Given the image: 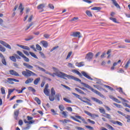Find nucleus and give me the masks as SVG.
<instances>
[{"instance_id": "4", "label": "nucleus", "mask_w": 130, "mask_h": 130, "mask_svg": "<svg viewBox=\"0 0 130 130\" xmlns=\"http://www.w3.org/2000/svg\"><path fill=\"white\" fill-rule=\"evenodd\" d=\"M65 78H68V79H72V80H74V81H76V82H79L81 85H83V84H82L83 82H82V81L80 79L75 77L73 76V75H68L66 74Z\"/></svg>"}, {"instance_id": "57", "label": "nucleus", "mask_w": 130, "mask_h": 130, "mask_svg": "<svg viewBox=\"0 0 130 130\" xmlns=\"http://www.w3.org/2000/svg\"><path fill=\"white\" fill-rule=\"evenodd\" d=\"M2 62L4 66H7V61H6V59H5V58L2 59Z\"/></svg>"}, {"instance_id": "10", "label": "nucleus", "mask_w": 130, "mask_h": 130, "mask_svg": "<svg viewBox=\"0 0 130 130\" xmlns=\"http://www.w3.org/2000/svg\"><path fill=\"white\" fill-rule=\"evenodd\" d=\"M17 46L20 47V48H22V49H25V50H30V48L27 46L17 44Z\"/></svg>"}, {"instance_id": "9", "label": "nucleus", "mask_w": 130, "mask_h": 130, "mask_svg": "<svg viewBox=\"0 0 130 130\" xmlns=\"http://www.w3.org/2000/svg\"><path fill=\"white\" fill-rule=\"evenodd\" d=\"M0 43L7 48H8V49H12V47H11V45H9V44L7 43L6 42L0 41Z\"/></svg>"}, {"instance_id": "29", "label": "nucleus", "mask_w": 130, "mask_h": 130, "mask_svg": "<svg viewBox=\"0 0 130 130\" xmlns=\"http://www.w3.org/2000/svg\"><path fill=\"white\" fill-rule=\"evenodd\" d=\"M72 94H73V95H74V96H76V98H78V99H79V100H81V101H82V100H83V99H82V98H80V95H79L77 93H75L74 92H73Z\"/></svg>"}, {"instance_id": "40", "label": "nucleus", "mask_w": 130, "mask_h": 130, "mask_svg": "<svg viewBox=\"0 0 130 130\" xmlns=\"http://www.w3.org/2000/svg\"><path fill=\"white\" fill-rule=\"evenodd\" d=\"M71 118H72V119H73V120H75V121H77V122H79L80 123L82 122L80 120H78L74 116H71Z\"/></svg>"}, {"instance_id": "62", "label": "nucleus", "mask_w": 130, "mask_h": 130, "mask_svg": "<svg viewBox=\"0 0 130 130\" xmlns=\"http://www.w3.org/2000/svg\"><path fill=\"white\" fill-rule=\"evenodd\" d=\"M87 121H88V122H89L90 123H91V124H95V121L91 120L90 119H88L87 120Z\"/></svg>"}, {"instance_id": "39", "label": "nucleus", "mask_w": 130, "mask_h": 130, "mask_svg": "<svg viewBox=\"0 0 130 130\" xmlns=\"http://www.w3.org/2000/svg\"><path fill=\"white\" fill-rule=\"evenodd\" d=\"M36 49L37 50H39V51H41L42 50V48H41V46L38 44L36 45Z\"/></svg>"}, {"instance_id": "2", "label": "nucleus", "mask_w": 130, "mask_h": 130, "mask_svg": "<svg viewBox=\"0 0 130 130\" xmlns=\"http://www.w3.org/2000/svg\"><path fill=\"white\" fill-rule=\"evenodd\" d=\"M53 70L55 73H53V75L58 77L59 78H62V79H64L66 78V76H67V74H65L63 72H59L58 69L56 68L55 67H53Z\"/></svg>"}, {"instance_id": "58", "label": "nucleus", "mask_w": 130, "mask_h": 130, "mask_svg": "<svg viewBox=\"0 0 130 130\" xmlns=\"http://www.w3.org/2000/svg\"><path fill=\"white\" fill-rule=\"evenodd\" d=\"M90 117H92V118H95V117H99V115L97 114H91V115H90Z\"/></svg>"}, {"instance_id": "6", "label": "nucleus", "mask_w": 130, "mask_h": 130, "mask_svg": "<svg viewBox=\"0 0 130 130\" xmlns=\"http://www.w3.org/2000/svg\"><path fill=\"white\" fill-rule=\"evenodd\" d=\"M71 36H73V37H78L79 38H81L82 36L81 35V32L80 31H74L71 32Z\"/></svg>"}, {"instance_id": "19", "label": "nucleus", "mask_w": 130, "mask_h": 130, "mask_svg": "<svg viewBox=\"0 0 130 130\" xmlns=\"http://www.w3.org/2000/svg\"><path fill=\"white\" fill-rule=\"evenodd\" d=\"M75 64L78 68H81V67H84L85 66L84 62H76Z\"/></svg>"}, {"instance_id": "45", "label": "nucleus", "mask_w": 130, "mask_h": 130, "mask_svg": "<svg viewBox=\"0 0 130 130\" xmlns=\"http://www.w3.org/2000/svg\"><path fill=\"white\" fill-rule=\"evenodd\" d=\"M99 110H100V112H101V113H103V114H104L106 113L105 110H104V108H103L99 109Z\"/></svg>"}, {"instance_id": "33", "label": "nucleus", "mask_w": 130, "mask_h": 130, "mask_svg": "<svg viewBox=\"0 0 130 130\" xmlns=\"http://www.w3.org/2000/svg\"><path fill=\"white\" fill-rule=\"evenodd\" d=\"M10 59H11V60H12V61H14V62H16V61H17V59H16V56H10Z\"/></svg>"}, {"instance_id": "48", "label": "nucleus", "mask_w": 130, "mask_h": 130, "mask_svg": "<svg viewBox=\"0 0 130 130\" xmlns=\"http://www.w3.org/2000/svg\"><path fill=\"white\" fill-rule=\"evenodd\" d=\"M51 95H53L54 96V95H55V90H54V88L53 87L51 88Z\"/></svg>"}, {"instance_id": "14", "label": "nucleus", "mask_w": 130, "mask_h": 130, "mask_svg": "<svg viewBox=\"0 0 130 130\" xmlns=\"http://www.w3.org/2000/svg\"><path fill=\"white\" fill-rule=\"evenodd\" d=\"M44 7H45V5L42 4L39 5L37 7V9H38V10H41V11H40V12H43V11H44L43 8H44Z\"/></svg>"}, {"instance_id": "30", "label": "nucleus", "mask_w": 130, "mask_h": 130, "mask_svg": "<svg viewBox=\"0 0 130 130\" xmlns=\"http://www.w3.org/2000/svg\"><path fill=\"white\" fill-rule=\"evenodd\" d=\"M86 15H87L88 17H93V15H92V13L91 12V11L89 10H87L86 11Z\"/></svg>"}, {"instance_id": "15", "label": "nucleus", "mask_w": 130, "mask_h": 130, "mask_svg": "<svg viewBox=\"0 0 130 130\" xmlns=\"http://www.w3.org/2000/svg\"><path fill=\"white\" fill-rule=\"evenodd\" d=\"M91 99L93 100V101L96 102V103H98L99 104H103V102H102V101L96 98H91Z\"/></svg>"}, {"instance_id": "21", "label": "nucleus", "mask_w": 130, "mask_h": 130, "mask_svg": "<svg viewBox=\"0 0 130 130\" xmlns=\"http://www.w3.org/2000/svg\"><path fill=\"white\" fill-rule=\"evenodd\" d=\"M24 122L25 123H28V124H32L33 123H34V122H35V121H34V120H31L30 121H28L26 119H24Z\"/></svg>"}, {"instance_id": "43", "label": "nucleus", "mask_w": 130, "mask_h": 130, "mask_svg": "<svg viewBox=\"0 0 130 130\" xmlns=\"http://www.w3.org/2000/svg\"><path fill=\"white\" fill-rule=\"evenodd\" d=\"M49 99L50 101H54V95L51 94L49 96Z\"/></svg>"}, {"instance_id": "11", "label": "nucleus", "mask_w": 130, "mask_h": 130, "mask_svg": "<svg viewBox=\"0 0 130 130\" xmlns=\"http://www.w3.org/2000/svg\"><path fill=\"white\" fill-rule=\"evenodd\" d=\"M9 72L10 75L12 76H15L16 77H19L20 76L17 72L14 70H10Z\"/></svg>"}, {"instance_id": "60", "label": "nucleus", "mask_w": 130, "mask_h": 130, "mask_svg": "<svg viewBox=\"0 0 130 130\" xmlns=\"http://www.w3.org/2000/svg\"><path fill=\"white\" fill-rule=\"evenodd\" d=\"M1 92L2 94H6V90H5V87H2L1 88Z\"/></svg>"}, {"instance_id": "55", "label": "nucleus", "mask_w": 130, "mask_h": 130, "mask_svg": "<svg viewBox=\"0 0 130 130\" xmlns=\"http://www.w3.org/2000/svg\"><path fill=\"white\" fill-rule=\"evenodd\" d=\"M62 112H60V113H61V114H62L63 116H64L65 117H67V116H68V114H67V113H68V112L67 111H62Z\"/></svg>"}, {"instance_id": "32", "label": "nucleus", "mask_w": 130, "mask_h": 130, "mask_svg": "<svg viewBox=\"0 0 130 130\" xmlns=\"http://www.w3.org/2000/svg\"><path fill=\"white\" fill-rule=\"evenodd\" d=\"M34 67H35V68H37L38 69H39V70H40V71H42V72H45V69H44L37 65H34Z\"/></svg>"}, {"instance_id": "27", "label": "nucleus", "mask_w": 130, "mask_h": 130, "mask_svg": "<svg viewBox=\"0 0 130 130\" xmlns=\"http://www.w3.org/2000/svg\"><path fill=\"white\" fill-rule=\"evenodd\" d=\"M34 38V37H33V36H29L28 37H27V38H25L24 40L25 41H30V40H32V39H33Z\"/></svg>"}, {"instance_id": "46", "label": "nucleus", "mask_w": 130, "mask_h": 130, "mask_svg": "<svg viewBox=\"0 0 130 130\" xmlns=\"http://www.w3.org/2000/svg\"><path fill=\"white\" fill-rule=\"evenodd\" d=\"M60 94H59V93H57L55 95V98L58 101H59L60 100Z\"/></svg>"}, {"instance_id": "1", "label": "nucleus", "mask_w": 130, "mask_h": 130, "mask_svg": "<svg viewBox=\"0 0 130 130\" xmlns=\"http://www.w3.org/2000/svg\"><path fill=\"white\" fill-rule=\"evenodd\" d=\"M82 85L84 86V87H85V88H87L88 89H89L92 91V92H93V93H95V94H97L99 96H100L102 98H105V96L102 93H101L100 92L98 91V90H96L94 89V88H92L90 85H88L87 84H86L85 83H82Z\"/></svg>"}, {"instance_id": "5", "label": "nucleus", "mask_w": 130, "mask_h": 130, "mask_svg": "<svg viewBox=\"0 0 130 130\" xmlns=\"http://www.w3.org/2000/svg\"><path fill=\"white\" fill-rule=\"evenodd\" d=\"M17 54H19L20 56L23 58L24 61H26V62H29V61H30L29 58L26 57V56H24V54H23L22 52L20 51H17Z\"/></svg>"}, {"instance_id": "61", "label": "nucleus", "mask_w": 130, "mask_h": 130, "mask_svg": "<svg viewBox=\"0 0 130 130\" xmlns=\"http://www.w3.org/2000/svg\"><path fill=\"white\" fill-rule=\"evenodd\" d=\"M67 66L69 68H75V67L74 66V64H73V63H69Z\"/></svg>"}, {"instance_id": "16", "label": "nucleus", "mask_w": 130, "mask_h": 130, "mask_svg": "<svg viewBox=\"0 0 130 130\" xmlns=\"http://www.w3.org/2000/svg\"><path fill=\"white\" fill-rule=\"evenodd\" d=\"M75 117H76V118H78V119H81L83 121V123H84V124H88V122L86 121V120H85V119L82 118V117L76 115Z\"/></svg>"}, {"instance_id": "50", "label": "nucleus", "mask_w": 130, "mask_h": 130, "mask_svg": "<svg viewBox=\"0 0 130 130\" xmlns=\"http://www.w3.org/2000/svg\"><path fill=\"white\" fill-rule=\"evenodd\" d=\"M28 90L29 91H31V92H33L34 93H35L36 92L35 89L33 88L32 87H28Z\"/></svg>"}, {"instance_id": "56", "label": "nucleus", "mask_w": 130, "mask_h": 130, "mask_svg": "<svg viewBox=\"0 0 130 130\" xmlns=\"http://www.w3.org/2000/svg\"><path fill=\"white\" fill-rule=\"evenodd\" d=\"M113 100L115 101V102H116L117 103H121V102H120L118 99L115 98H113Z\"/></svg>"}, {"instance_id": "53", "label": "nucleus", "mask_w": 130, "mask_h": 130, "mask_svg": "<svg viewBox=\"0 0 130 130\" xmlns=\"http://www.w3.org/2000/svg\"><path fill=\"white\" fill-rule=\"evenodd\" d=\"M82 102H84V103H86V104H87L88 105H90V106H92V104H91V103L88 102V101H86L84 100H82L81 101Z\"/></svg>"}, {"instance_id": "37", "label": "nucleus", "mask_w": 130, "mask_h": 130, "mask_svg": "<svg viewBox=\"0 0 130 130\" xmlns=\"http://www.w3.org/2000/svg\"><path fill=\"white\" fill-rule=\"evenodd\" d=\"M35 101L39 104V105H40L41 104V101L39 100V98H35Z\"/></svg>"}, {"instance_id": "59", "label": "nucleus", "mask_w": 130, "mask_h": 130, "mask_svg": "<svg viewBox=\"0 0 130 130\" xmlns=\"http://www.w3.org/2000/svg\"><path fill=\"white\" fill-rule=\"evenodd\" d=\"M51 112L52 113L53 115H56V114H57V113H56V112H55V110H54V109H52L51 110Z\"/></svg>"}, {"instance_id": "23", "label": "nucleus", "mask_w": 130, "mask_h": 130, "mask_svg": "<svg viewBox=\"0 0 130 130\" xmlns=\"http://www.w3.org/2000/svg\"><path fill=\"white\" fill-rule=\"evenodd\" d=\"M103 116L104 117H106V118H108V119H110L111 118V115L110 114H107L105 113Z\"/></svg>"}, {"instance_id": "25", "label": "nucleus", "mask_w": 130, "mask_h": 130, "mask_svg": "<svg viewBox=\"0 0 130 130\" xmlns=\"http://www.w3.org/2000/svg\"><path fill=\"white\" fill-rule=\"evenodd\" d=\"M40 82V77H39L37 78L36 80H35L34 82V84L35 85H38V83Z\"/></svg>"}, {"instance_id": "42", "label": "nucleus", "mask_w": 130, "mask_h": 130, "mask_svg": "<svg viewBox=\"0 0 130 130\" xmlns=\"http://www.w3.org/2000/svg\"><path fill=\"white\" fill-rule=\"evenodd\" d=\"M129 64H130V58L127 61V63L125 65L124 69H125L126 70V69H127V68H128V66H129Z\"/></svg>"}, {"instance_id": "7", "label": "nucleus", "mask_w": 130, "mask_h": 130, "mask_svg": "<svg viewBox=\"0 0 130 130\" xmlns=\"http://www.w3.org/2000/svg\"><path fill=\"white\" fill-rule=\"evenodd\" d=\"M93 53L92 52H89L87 53L85 56V59H87V60H91L92 58H93Z\"/></svg>"}, {"instance_id": "51", "label": "nucleus", "mask_w": 130, "mask_h": 130, "mask_svg": "<svg viewBox=\"0 0 130 130\" xmlns=\"http://www.w3.org/2000/svg\"><path fill=\"white\" fill-rule=\"evenodd\" d=\"M15 89H8V94H12V93H13V92H14L15 91Z\"/></svg>"}, {"instance_id": "54", "label": "nucleus", "mask_w": 130, "mask_h": 130, "mask_svg": "<svg viewBox=\"0 0 130 130\" xmlns=\"http://www.w3.org/2000/svg\"><path fill=\"white\" fill-rule=\"evenodd\" d=\"M63 99L64 101H66V102H67V103H72V101L67 98H64Z\"/></svg>"}, {"instance_id": "22", "label": "nucleus", "mask_w": 130, "mask_h": 130, "mask_svg": "<svg viewBox=\"0 0 130 130\" xmlns=\"http://www.w3.org/2000/svg\"><path fill=\"white\" fill-rule=\"evenodd\" d=\"M113 5L116 7V8H118L119 9L120 8V6H119V5L117 4V2H116V1L115 0H111Z\"/></svg>"}, {"instance_id": "12", "label": "nucleus", "mask_w": 130, "mask_h": 130, "mask_svg": "<svg viewBox=\"0 0 130 130\" xmlns=\"http://www.w3.org/2000/svg\"><path fill=\"white\" fill-rule=\"evenodd\" d=\"M110 121L113 124H118V125H120V126H122V123H121V122H119L118 121H114V120H110Z\"/></svg>"}, {"instance_id": "20", "label": "nucleus", "mask_w": 130, "mask_h": 130, "mask_svg": "<svg viewBox=\"0 0 130 130\" xmlns=\"http://www.w3.org/2000/svg\"><path fill=\"white\" fill-rule=\"evenodd\" d=\"M18 9L20 10V13H21V15H22L24 11V8H23V5L22 4V3L20 4V6L18 8Z\"/></svg>"}, {"instance_id": "31", "label": "nucleus", "mask_w": 130, "mask_h": 130, "mask_svg": "<svg viewBox=\"0 0 130 130\" xmlns=\"http://www.w3.org/2000/svg\"><path fill=\"white\" fill-rule=\"evenodd\" d=\"M29 54H30V55L31 56H32V57H34V58H36L37 59H38V57H37V56H36L35 53H34L32 52H29Z\"/></svg>"}, {"instance_id": "41", "label": "nucleus", "mask_w": 130, "mask_h": 130, "mask_svg": "<svg viewBox=\"0 0 130 130\" xmlns=\"http://www.w3.org/2000/svg\"><path fill=\"white\" fill-rule=\"evenodd\" d=\"M129 64H130V58L127 61V63L125 65L124 69H125L126 70V69H127V68H128V66H129Z\"/></svg>"}, {"instance_id": "47", "label": "nucleus", "mask_w": 130, "mask_h": 130, "mask_svg": "<svg viewBox=\"0 0 130 130\" xmlns=\"http://www.w3.org/2000/svg\"><path fill=\"white\" fill-rule=\"evenodd\" d=\"M8 80H11L13 81V82H15L16 83H19V82H20V81L19 80H17V79H14V78H8Z\"/></svg>"}, {"instance_id": "52", "label": "nucleus", "mask_w": 130, "mask_h": 130, "mask_svg": "<svg viewBox=\"0 0 130 130\" xmlns=\"http://www.w3.org/2000/svg\"><path fill=\"white\" fill-rule=\"evenodd\" d=\"M104 87H105L106 88H107L108 89H109V90H110L111 91H113V88L110 87L109 85H104Z\"/></svg>"}, {"instance_id": "35", "label": "nucleus", "mask_w": 130, "mask_h": 130, "mask_svg": "<svg viewBox=\"0 0 130 130\" xmlns=\"http://www.w3.org/2000/svg\"><path fill=\"white\" fill-rule=\"evenodd\" d=\"M58 107L60 111L62 112L63 110H64V106H63V105H59Z\"/></svg>"}, {"instance_id": "8", "label": "nucleus", "mask_w": 130, "mask_h": 130, "mask_svg": "<svg viewBox=\"0 0 130 130\" xmlns=\"http://www.w3.org/2000/svg\"><path fill=\"white\" fill-rule=\"evenodd\" d=\"M81 74L83 75V76H84V77L86 78V79H88V80H90V81H93V78H92L91 77H90V76H89V74H88V73L85 72V71H82Z\"/></svg>"}, {"instance_id": "63", "label": "nucleus", "mask_w": 130, "mask_h": 130, "mask_svg": "<svg viewBox=\"0 0 130 130\" xmlns=\"http://www.w3.org/2000/svg\"><path fill=\"white\" fill-rule=\"evenodd\" d=\"M72 53H73V52H70L68 53V55H67V57H66V59H69V58L71 57V55H72Z\"/></svg>"}, {"instance_id": "49", "label": "nucleus", "mask_w": 130, "mask_h": 130, "mask_svg": "<svg viewBox=\"0 0 130 130\" xmlns=\"http://www.w3.org/2000/svg\"><path fill=\"white\" fill-rule=\"evenodd\" d=\"M117 90H119L118 91L120 93H122L123 94H124V95H126L125 93L123 92V90H122V88L119 87V88H117Z\"/></svg>"}, {"instance_id": "17", "label": "nucleus", "mask_w": 130, "mask_h": 130, "mask_svg": "<svg viewBox=\"0 0 130 130\" xmlns=\"http://www.w3.org/2000/svg\"><path fill=\"white\" fill-rule=\"evenodd\" d=\"M41 44H42L43 46L45 47V48H47L48 46V43L46 41H41Z\"/></svg>"}, {"instance_id": "36", "label": "nucleus", "mask_w": 130, "mask_h": 130, "mask_svg": "<svg viewBox=\"0 0 130 130\" xmlns=\"http://www.w3.org/2000/svg\"><path fill=\"white\" fill-rule=\"evenodd\" d=\"M44 93L47 96L49 95V89H44Z\"/></svg>"}, {"instance_id": "44", "label": "nucleus", "mask_w": 130, "mask_h": 130, "mask_svg": "<svg viewBox=\"0 0 130 130\" xmlns=\"http://www.w3.org/2000/svg\"><path fill=\"white\" fill-rule=\"evenodd\" d=\"M125 118L127 119V122H130V115H126Z\"/></svg>"}, {"instance_id": "18", "label": "nucleus", "mask_w": 130, "mask_h": 130, "mask_svg": "<svg viewBox=\"0 0 130 130\" xmlns=\"http://www.w3.org/2000/svg\"><path fill=\"white\" fill-rule=\"evenodd\" d=\"M23 66L28 69V70H32L33 69V66L27 63H23Z\"/></svg>"}, {"instance_id": "38", "label": "nucleus", "mask_w": 130, "mask_h": 130, "mask_svg": "<svg viewBox=\"0 0 130 130\" xmlns=\"http://www.w3.org/2000/svg\"><path fill=\"white\" fill-rule=\"evenodd\" d=\"M0 51L2 52H5L6 51V48L3 47L1 45H0Z\"/></svg>"}, {"instance_id": "28", "label": "nucleus", "mask_w": 130, "mask_h": 130, "mask_svg": "<svg viewBox=\"0 0 130 130\" xmlns=\"http://www.w3.org/2000/svg\"><path fill=\"white\" fill-rule=\"evenodd\" d=\"M33 80H34L33 78H28L27 80H26L25 84L32 83L33 82Z\"/></svg>"}, {"instance_id": "13", "label": "nucleus", "mask_w": 130, "mask_h": 130, "mask_svg": "<svg viewBox=\"0 0 130 130\" xmlns=\"http://www.w3.org/2000/svg\"><path fill=\"white\" fill-rule=\"evenodd\" d=\"M19 114H20V111L19 110H16L14 111V118L16 120H18V116H19Z\"/></svg>"}, {"instance_id": "26", "label": "nucleus", "mask_w": 130, "mask_h": 130, "mask_svg": "<svg viewBox=\"0 0 130 130\" xmlns=\"http://www.w3.org/2000/svg\"><path fill=\"white\" fill-rule=\"evenodd\" d=\"M75 90H76V91H77V92H78V93H80V94H83L84 95H86V93H85V92H84V91H82V90H81L78 88H76Z\"/></svg>"}, {"instance_id": "34", "label": "nucleus", "mask_w": 130, "mask_h": 130, "mask_svg": "<svg viewBox=\"0 0 130 130\" xmlns=\"http://www.w3.org/2000/svg\"><path fill=\"white\" fill-rule=\"evenodd\" d=\"M91 10H92L93 11H100L101 10V8L95 7L92 8Z\"/></svg>"}, {"instance_id": "64", "label": "nucleus", "mask_w": 130, "mask_h": 130, "mask_svg": "<svg viewBox=\"0 0 130 130\" xmlns=\"http://www.w3.org/2000/svg\"><path fill=\"white\" fill-rule=\"evenodd\" d=\"M110 19L113 21V22H114V23H117V21H116V18H114L113 17H111L110 18Z\"/></svg>"}, {"instance_id": "24", "label": "nucleus", "mask_w": 130, "mask_h": 130, "mask_svg": "<svg viewBox=\"0 0 130 130\" xmlns=\"http://www.w3.org/2000/svg\"><path fill=\"white\" fill-rule=\"evenodd\" d=\"M73 73L77 74V75H78V76H79V77H80L81 78L83 77V75H82V74H81V73H80L78 70H73Z\"/></svg>"}, {"instance_id": "3", "label": "nucleus", "mask_w": 130, "mask_h": 130, "mask_svg": "<svg viewBox=\"0 0 130 130\" xmlns=\"http://www.w3.org/2000/svg\"><path fill=\"white\" fill-rule=\"evenodd\" d=\"M26 71H22V75L24 76V77H31V76H37V74L34 73L33 72L26 69Z\"/></svg>"}]
</instances>
